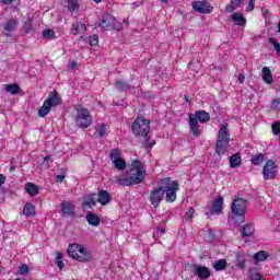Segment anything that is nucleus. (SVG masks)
I'll list each match as a JSON object with an SVG mask.
<instances>
[{
	"mask_svg": "<svg viewBox=\"0 0 280 280\" xmlns=\"http://www.w3.org/2000/svg\"><path fill=\"white\" fill-rule=\"evenodd\" d=\"M95 130H96L98 137H104L106 135V125L101 124L95 127Z\"/></svg>",
	"mask_w": 280,
	"mask_h": 280,
	"instance_id": "40",
	"label": "nucleus"
},
{
	"mask_svg": "<svg viewBox=\"0 0 280 280\" xmlns=\"http://www.w3.org/2000/svg\"><path fill=\"white\" fill-rule=\"evenodd\" d=\"M240 165H242V155L240 153L230 156V166L232 168L240 167Z\"/></svg>",
	"mask_w": 280,
	"mask_h": 280,
	"instance_id": "26",
	"label": "nucleus"
},
{
	"mask_svg": "<svg viewBox=\"0 0 280 280\" xmlns=\"http://www.w3.org/2000/svg\"><path fill=\"white\" fill-rule=\"evenodd\" d=\"M131 130L136 137H148L150 132V120L139 116L133 121Z\"/></svg>",
	"mask_w": 280,
	"mask_h": 280,
	"instance_id": "5",
	"label": "nucleus"
},
{
	"mask_svg": "<svg viewBox=\"0 0 280 280\" xmlns=\"http://www.w3.org/2000/svg\"><path fill=\"white\" fill-rule=\"evenodd\" d=\"M14 170H16V167H15V166H11V167L9 168V172H14Z\"/></svg>",
	"mask_w": 280,
	"mask_h": 280,
	"instance_id": "57",
	"label": "nucleus"
},
{
	"mask_svg": "<svg viewBox=\"0 0 280 280\" xmlns=\"http://www.w3.org/2000/svg\"><path fill=\"white\" fill-rule=\"evenodd\" d=\"M77 67H78V62L72 61V62L70 63V69H75Z\"/></svg>",
	"mask_w": 280,
	"mask_h": 280,
	"instance_id": "54",
	"label": "nucleus"
},
{
	"mask_svg": "<svg viewBox=\"0 0 280 280\" xmlns=\"http://www.w3.org/2000/svg\"><path fill=\"white\" fill-rule=\"evenodd\" d=\"M192 116L194 119H196V121H199L200 124H207L211 121V115L206 110H197Z\"/></svg>",
	"mask_w": 280,
	"mask_h": 280,
	"instance_id": "17",
	"label": "nucleus"
},
{
	"mask_svg": "<svg viewBox=\"0 0 280 280\" xmlns=\"http://www.w3.org/2000/svg\"><path fill=\"white\" fill-rule=\"evenodd\" d=\"M56 266L59 268V270L65 268V262H62V253L60 252H57L56 254Z\"/></svg>",
	"mask_w": 280,
	"mask_h": 280,
	"instance_id": "35",
	"label": "nucleus"
},
{
	"mask_svg": "<svg viewBox=\"0 0 280 280\" xmlns=\"http://www.w3.org/2000/svg\"><path fill=\"white\" fill-rule=\"evenodd\" d=\"M191 5L195 12H199V14H211L213 12V5L206 0L192 1Z\"/></svg>",
	"mask_w": 280,
	"mask_h": 280,
	"instance_id": "11",
	"label": "nucleus"
},
{
	"mask_svg": "<svg viewBox=\"0 0 280 280\" xmlns=\"http://www.w3.org/2000/svg\"><path fill=\"white\" fill-rule=\"evenodd\" d=\"M145 148H152V144H147Z\"/></svg>",
	"mask_w": 280,
	"mask_h": 280,
	"instance_id": "59",
	"label": "nucleus"
},
{
	"mask_svg": "<svg viewBox=\"0 0 280 280\" xmlns=\"http://www.w3.org/2000/svg\"><path fill=\"white\" fill-rule=\"evenodd\" d=\"M158 231H159V233H160L161 235L165 234V229H163V228H159Z\"/></svg>",
	"mask_w": 280,
	"mask_h": 280,
	"instance_id": "55",
	"label": "nucleus"
},
{
	"mask_svg": "<svg viewBox=\"0 0 280 280\" xmlns=\"http://www.w3.org/2000/svg\"><path fill=\"white\" fill-rule=\"evenodd\" d=\"M266 160V155L264 153H259L257 155H254L252 158V165H261V163H264V161Z\"/></svg>",
	"mask_w": 280,
	"mask_h": 280,
	"instance_id": "34",
	"label": "nucleus"
},
{
	"mask_svg": "<svg viewBox=\"0 0 280 280\" xmlns=\"http://www.w3.org/2000/svg\"><path fill=\"white\" fill-rule=\"evenodd\" d=\"M194 213H196V209L189 208L185 213V220L189 221L194 218Z\"/></svg>",
	"mask_w": 280,
	"mask_h": 280,
	"instance_id": "41",
	"label": "nucleus"
},
{
	"mask_svg": "<svg viewBox=\"0 0 280 280\" xmlns=\"http://www.w3.org/2000/svg\"><path fill=\"white\" fill-rule=\"evenodd\" d=\"M95 1V3H100V2H102V0H94Z\"/></svg>",
	"mask_w": 280,
	"mask_h": 280,
	"instance_id": "58",
	"label": "nucleus"
},
{
	"mask_svg": "<svg viewBox=\"0 0 280 280\" xmlns=\"http://www.w3.org/2000/svg\"><path fill=\"white\" fill-rule=\"evenodd\" d=\"M249 280H265V279H264V276H261V273L257 271H252L249 276Z\"/></svg>",
	"mask_w": 280,
	"mask_h": 280,
	"instance_id": "42",
	"label": "nucleus"
},
{
	"mask_svg": "<svg viewBox=\"0 0 280 280\" xmlns=\"http://www.w3.org/2000/svg\"><path fill=\"white\" fill-rule=\"evenodd\" d=\"M62 180H65V175H57L56 176V182L57 183H62Z\"/></svg>",
	"mask_w": 280,
	"mask_h": 280,
	"instance_id": "51",
	"label": "nucleus"
},
{
	"mask_svg": "<svg viewBox=\"0 0 280 280\" xmlns=\"http://www.w3.org/2000/svg\"><path fill=\"white\" fill-rule=\"evenodd\" d=\"M116 89H118V91H128V89H130V84L124 81H116Z\"/></svg>",
	"mask_w": 280,
	"mask_h": 280,
	"instance_id": "38",
	"label": "nucleus"
},
{
	"mask_svg": "<svg viewBox=\"0 0 280 280\" xmlns=\"http://www.w3.org/2000/svg\"><path fill=\"white\" fill-rule=\"evenodd\" d=\"M4 91L7 93H11V95H16L21 91V88L18 84H5L4 85Z\"/></svg>",
	"mask_w": 280,
	"mask_h": 280,
	"instance_id": "30",
	"label": "nucleus"
},
{
	"mask_svg": "<svg viewBox=\"0 0 280 280\" xmlns=\"http://www.w3.org/2000/svg\"><path fill=\"white\" fill-rule=\"evenodd\" d=\"M25 191H27L30 196H38V186L28 182L25 184Z\"/></svg>",
	"mask_w": 280,
	"mask_h": 280,
	"instance_id": "27",
	"label": "nucleus"
},
{
	"mask_svg": "<svg viewBox=\"0 0 280 280\" xmlns=\"http://www.w3.org/2000/svg\"><path fill=\"white\" fill-rule=\"evenodd\" d=\"M23 213L27 218H32V215H35L36 213V208L32 203H26L23 208Z\"/></svg>",
	"mask_w": 280,
	"mask_h": 280,
	"instance_id": "28",
	"label": "nucleus"
},
{
	"mask_svg": "<svg viewBox=\"0 0 280 280\" xmlns=\"http://www.w3.org/2000/svg\"><path fill=\"white\" fill-rule=\"evenodd\" d=\"M245 80H246V77L244 74H238V82H241V84H244Z\"/></svg>",
	"mask_w": 280,
	"mask_h": 280,
	"instance_id": "52",
	"label": "nucleus"
},
{
	"mask_svg": "<svg viewBox=\"0 0 280 280\" xmlns=\"http://www.w3.org/2000/svg\"><path fill=\"white\" fill-rule=\"evenodd\" d=\"M48 113H51V107L48 105V103L44 102L43 106L38 109V116L47 117Z\"/></svg>",
	"mask_w": 280,
	"mask_h": 280,
	"instance_id": "33",
	"label": "nucleus"
},
{
	"mask_svg": "<svg viewBox=\"0 0 280 280\" xmlns=\"http://www.w3.org/2000/svg\"><path fill=\"white\" fill-rule=\"evenodd\" d=\"M5 184V176H3V174H0V187L1 185Z\"/></svg>",
	"mask_w": 280,
	"mask_h": 280,
	"instance_id": "53",
	"label": "nucleus"
},
{
	"mask_svg": "<svg viewBox=\"0 0 280 280\" xmlns=\"http://www.w3.org/2000/svg\"><path fill=\"white\" fill-rule=\"evenodd\" d=\"M117 183L122 187H132L135 185H141L145 180V167L139 160H135L131 163L130 171L124 175L116 177Z\"/></svg>",
	"mask_w": 280,
	"mask_h": 280,
	"instance_id": "2",
	"label": "nucleus"
},
{
	"mask_svg": "<svg viewBox=\"0 0 280 280\" xmlns=\"http://www.w3.org/2000/svg\"><path fill=\"white\" fill-rule=\"evenodd\" d=\"M16 27H19V21L18 20H9L5 24H4V32L7 34V36H12V32H14V30H16Z\"/></svg>",
	"mask_w": 280,
	"mask_h": 280,
	"instance_id": "21",
	"label": "nucleus"
},
{
	"mask_svg": "<svg viewBox=\"0 0 280 280\" xmlns=\"http://www.w3.org/2000/svg\"><path fill=\"white\" fill-rule=\"evenodd\" d=\"M70 32L71 34H73V36L82 35L84 34V32H86V24L82 22H77L72 24Z\"/></svg>",
	"mask_w": 280,
	"mask_h": 280,
	"instance_id": "20",
	"label": "nucleus"
},
{
	"mask_svg": "<svg viewBox=\"0 0 280 280\" xmlns=\"http://www.w3.org/2000/svg\"><path fill=\"white\" fill-rule=\"evenodd\" d=\"M257 0H248V5L246 8V12H253V10H255V2Z\"/></svg>",
	"mask_w": 280,
	"mask_h": 280,
	"instance_id": "48",
	"label": "nucleus"
},
{
	"mask_svg": "<svg viewBox=\"0 0 280 280\" xmlns=\"http://www.w3.org/2000/svg\"><path fill=\"white\" fill-rule=\"evenodd\" d=\"M188 124L190 132L194 135V137H200L202 131L200 130V125H198V120L194 118L192 114L189 115Z\"/></svg>",
	"mask_w": 280,
	"mask_h": 280,
	"instance_id": "16",
	"label": "nucleus"
},
{
	"mask_svg": "<svg viewBox=\"0 0 280 280\" xmlns=\"http://www.w3.org/2000/svg\"><path fill=\"white\" fill-rule=\"evenodd\" d=\"M194 275H195V277H198L199 279L207 280V279H209V277H211V269H209L206 266L197 265V266H195Z\"/></svg>",
	"mask_w": 280,
	"mask_h": 280,
	"instance_id": "14",
	"label": "nucleus"
},
{
	"mask_svg": "<svg viewBox=\"0 0 280 280\" xmlns=\"http://www.w3.org/2000/svg\"><path fill=\"white\" fill-rule=\"evenodd\" d=\"M207 209L209 212H206V215H220L224 211V198L218 197L213 201L207 203Z\"/></svg>",
	"mask_w": 280,
	"mask_h": 280,
	"instance_id": "9",
	"label": "nucleus"
},
{
	"mask_svg": "<svg viewBox=\"0 0 280 280\" xmlns=\"http://www.w3.org/2000/svg\"><path fill=\"white\" fill-rule=\"evenodd\" d=\"M255 233V225L254 224H246L243 228V237H250Z\"/></svg>",
	"mask_w": 280,
	"mask_h": 280,
	"instance_id": "32",
	"label": "nucleus"
},
{
	"mask_svg": "<svg viewBox=\"0 0 280 280\" xmlns=\"http://www.w3.org/2000/svg\"><path fill=\"white\" fill-rule=\"evenodd\" d=\"M75 124L79 128H89L93 124V117L88 108L81 107L78 109Z\"/></svg>",
	"mask_w": 280,
	"mask_h": 280,
	"instance_id": "7",
	"label": "nucleus"
},
{
	"mask_svg": "<svg viewBox=\"0 0 280 280\" xmlns=\"http://www.w3.org/2000/svg\"><path fill=\"white\" fill-rule=\"evenodd\" d=\"M247 207H248V201H246V199L237 198V199H234V201L232 202L231 210L246 213Z\"/></svg>",
	"mask_w": 280,
	"mask_h": 280,
	"instance_id": "13",
	"label": "nucleus"
},
{
	"mask_svg": "<svg viewBox=\"0 0 280 280\" xmlns=\"http://www.w3.org/2000/svg\"><path fill=\"white\" fill-rule=\"evenodd\" d=\"M89 43H90L91 47H95V45H97L100 43V37H97V35H92L89 38Z\"/></svg>",
	"mask_w": 280,
	"mask_h": 280,
	"instance_id": "43",
	"label": "nucleus"
},
{
	"mask_svg": "<svg viewBox=\"0 0 280 280\" xmlns=\"http://www.w3.org/2000/svg\"><path fill=\"white\" fill-rule=\"evenodd\" d=\"M67 253L69 255V257H71L72 259H75L77 261H91V259H93V255L91 254V252L89 249H86V247H84V245H80V244H70Z\"/></svg>",
	"mask_w": 280,
	"mask_h": 280,
	"instance_id": "3",
	"label": "nucleus"
},
{
	"mask_svg": "<svg viewBox=\"0 0 280 280\" xmlns=\"http://www.w3.org/2000/svg\"><path fill=\"white\" fill-rule=\"evenodd\" d=\"M162 3H167V0H162Z\"/></svg>",
	"mask_w": 280,
	"mask_h": 280,
	"instance_id": "60",
	"label": "nucleus"
},
{
	"mask_svg": "<svg viewBox=\"0 0 280 280\" xmlns=\"http://www.w3.org/2000/svg\"><path fill=\"white\" fill-rule=\"evenodd\" d=\"M98 27H101V30H105V31H110V30H121L124 26L121 25V23H119L117 21V19L115 16H113L109 13H105L101 16L100 21H98Z\"/></svg>",
	"mask_w": 280,
	"mask_h": 280,
	"instance_id": "6",
	"label": "nucleus"
},
{
	"mask_svg": "<svg viewBox=\"0 0 280 280\" xmlns=\"http://www.w3.org/2000/svg\"><path fill=\"white\" fill-rule=\"evenodd\" d=\"M271 130L275 136L280 135V122H273L271 126Z\"/></svg>",
	"mask_w": 280,
	"mask_h": 280,
	"instance_id": "44",
	"label": "nucleus"
},
{
	"mask_svg": "<svg viewBox=\"0 0 280 280\" xmlns=\"http://www.w3.org/2000/svg\"><path fill=\"white\" fill-rule=\"evenodd\" d=\"M95 195H89L84 198L83 202H82V207L83 209H91L92 207H94L95 205Z\"/></svg>",
	"mask_w": 280,
	"mask_h": 280,
	"instance_id": "24",
	"label": "nucleus"
},
{
	"mask_svg": "<svg viewBox=\"0 0 280 280\" xmlns=\"http://www.w3.org/2000/svg\"><path fill=\"white\" fill-rule=\"evenodd\" d=\"M113 198L110 197V192L106 190H100L97 195L96 202L100 205L106 206L108 202H110Z\"/></svg>",
	"mask_w": 280,
	"mask_h": 280,
	"instance_id": "19",
	"label": "nucleus"
},
{
	"mask_svg": "<svg viewBox=\"0 0 280 280\" xmlns=\"http://www.w3.org/2000/svg\"><path fill=\"white\" fill-rule=\"evenodd\" d=\"M24 32L26 34H30V32H32V20H27L26 22H24Z\"/></svg>",
	"mask_w": 280,
	"mask_h": 280,
	"instance_id": "46",
	"label": "nucleus"
},
{
	"mask_svg": "<svg viewBox=\"0 0 280 280\" xmlns=\"http://www.w3.org/2000/svg\"><path fill=\"white\" fill-rule=\"evenodd\" d=\"M269 43H270V45L273 46L275 51H277L278 56H280V44H279V40H277V38H275V37H270L269 38Z\"/></svg>",
	"mask_w": 280,
	"mask_h": 280,
	"instance_id": "37",
	"label": "nucleus"
},
{
	"mask_svg": "<svg viewBox=\"0 0 280 280\" xmlns=\"http://www.w3.org/2000/svg\"><path fill=\"white\" fill-rule=\"evenodd\" d=\"M229 224H244L246 222V212L231 210L228 218Z\"/></svg>",
	"mask_w": 280,
	"mask_h": 280,
	"instance_id": "12",
	"label": "nucleus"
},
{
	"mask_svg": "<svg viewBox=\"0 0 280 280\" xmlns=\"http://www.w3.org/2000/svg\"><path fill=\"white\" fill-rule=\"evenodd\" d=\"M262 80L266 82V84H272V72L270 71V68L264 67L262 68Z\"/></svg>",
	"mask_w": 280,
	"mask_h": 280,
	"instance_id": "25",
	"label": "nucleus"
},
{
	"mask_svg": "<svg viewBox=\"0 0 280 280\" xmlns=\"http://www.w3.org/2000/svg\"><path fill=\"white\" fill-rule=\"evenodd\" d=\"M19 275H27L30 272V267L27 265L20 266L18 270Z\"/></svg>",
	"mask_w": 280,
	"mask_h": 280,
	"instance_id": "45",
	"label": "nucleus"
},
{
	"mask_svg": "<svg viewBox=\"0 0 280 280\" xmlns=\"http://www.w3.org/2000/svg\"><path fill=\"white\" fill-rule=\"evenodd\" d=\"M279 174V166L275 161L268 160L262 168V176L265 180H275Z\"/></svg>",
	"mask_w": 280,
	"mask_h": 280,
	"instance_id": "8",
	"label": "nucleus"
},
{
	"mask_svg": "<svg viewBox=\"0 0 280 280\" xmlns=\"http://www.w3.org/2000/svg\"><path fill=\"white\" fill-rule=\"evenodd\" d=\"M244 0H231V2L235 5V8H240V5H242V2Z\"/></svg>",
	"mask_w": 280,
	"mask_h": 280,
	"instance_id": "50",
	"label": "nucleus"
},
{
	"mask_svg": "<svg viewBox=\"0 0 280 280\" xmlns=\"http://www.w3.org/2000/svg\"><path fill=\"white\" fill-rule=\"evenodd\" d=\"M79 8L80 7L78 5V1H75V0H69L68 1V10L70 12H78Z\"/></svg>",
	"mask_w": 280,
	"mask_h": 280,
	"instance_id": "36",
	"label": "nucleus"
},
{
	"mask_svg": "<svg viewBox=\"0 0 280 280\" xmlns=\"http://www.w3.org/2000/svg\"><path fill=\"white\" fill-rule=\"evenodd\" d=\"M180 184L177 180H173L171 177H164L150 191L149 200L154 209L163 202V198H165L166 202H176V194H178Z\"/></svg>",
	"mask_w": 280,
	"mask_h": 280,
	"instance_id": "1",
	"label": "nucleus"
},
{
	"mask_svg": "<svg viewBox=\"0 0 280 280\" xmlns=\"http://www.w3.org/2000/svg\"><path fill=\"white\" fill-rule=\"evenodd\" d=\"M85 220L90 226H97L100 224V217L93 212H89L85 217Z\"/></svg>",
	"mask_w": 280,
	"mask_h": 280,
	"instance_id": "23",
	"label": "nucleus"
},
{
	"mask_svg": "<svg viewBox=\"0 0 280 280\" xmlns=\"http://www.w3.org/2000/svg\"><path fill=\"white\" fill-rule=\"evenodd\" d=\"M109 159L118 172L126 170V160L121 158V151L119 149H113L109 153Z\"/></svg>",
	"mask_w": 280,
	"mask_h": 280,
	"instance_id": "10",
	"label": "nucleus"
},
{
	"mask_svg": "<svg viewBox=\"0 0 280 280\" xmlns=\"http://www.w3.org/2000/svg\"><path fill=\"white\" fill-rule=\"evenodd\" d=\"M61 212L65 215H74L75 214V205L71 201L61 202Z\"/></svg>",
	"mask_w": 280,
	"mask_h": 280,
	"instance_id": "18",
	"label": "nucleus"
},
{
	"mask_svg": "<svg viewBox=\"0 0 280 280\" xmlns=\"http://www.w3.org/2000/svg\"><path fill=\"white\" fill-rule=\"evenodd\" d=\"M51 160V156L50 155H46L45 158H44V161H50Z\"/></svg>",
	"mask_w": 280,
	"mask_h": 280,
	"instance_id": "56",
	"label": "nucleus"
},
{
	"mask_svg": "<svg viewBox=\"0 0 280 280\" xmlns=\"http://www.w3.org/2000/svg\"><path fill=\"white\" fill-rule=\"evenodd\" d=\"M231 139V135L229 133V125L226 122L222 124L219 136L217 140L215 152L217 154H225L226 148H229V141Z\"/></svg>",
	"mask_w": 280,
	"mask_h": 280,
	"instance_id": "4",
	"label": "nucleus"
},
{
	"mask_svg": "<svg viewBox=\"0 0 280 280\" xmlns=\"http://www.w3.org/2000/svg\"><path fill=\"white\" fill-rule=\"evenodd\" d=\"M44 38H48L49 40H54L56 38V33L51 30H45L43 31Z\"/></svg>",
	"mask_w": 280,
	"mask_h": 280,
	"instance_id": "39",
	"label": "nucleus"
},
{
	"mask_svg": "<svg viewBox=\"0 0 280 280\" xmlns=\"http://www.w3.org/2000/svg\"><path fill=\"white\" fill-rule=\"evenodd\" d=\"M212 268H214V270H217V272L225 270L226 269V259H219V260H217L212 265Z\"/></svg>",
	"mask_w": 280,
	"mask_h": 280,
	"instance_id": "31",
	"label": "nucleus"
},
{
	"mask_svg": "<svg viewBox=\"0 0 280 280\" xmlns=\"http://www.w3.org/2000/svg\"><path fill=\"white\" fill-rule=\"evenodd\" d=\"M268 257H269L268 252L260 250L254 255V260L256 261V264H259V261H266Z\"/></svg>",
	"mask_w": 280,
	"mask_h": 280,
	"instance_id": "29",
	"label": "nucleus"
},
{
	"mask_svg": "<svg viewBox=\"0 0 280 280\" xmlns=\"http://www.w3.org/2000/svg\"><path fill=\"white\" fill-rule=\"evenodd\" d=\"M60 102H62V98H60V94L56 91L50 92L48 98L45 101V103L48 104L50 108H56V106H60Z\"/></svg>",
	"mask_w": 280,
	"mask_h": 280,
	"instance_id": "15",
	"label": "nucleus"
},
{
	"mask_svg": "<svg viewBox=\"0 0 280 280\" xmlns=\"http://www.w3.org/2000/svg\"><path fill=\"white\" fill-rule=\"evenodd\" d=\"M231 20L240 27H244V25H246V18H244V14H242L241 12H235L231 16Z\"/></svg>",
	"mask_w": 280,
	"mask_h": 280,
	"instance_id": "22",
	"label": "nucleus"
},
{
	"mask_svg": "<svg viewBox=\"0 0 280 280\" xmlns=\"http://www.w3.org/2000/svg\"><path fill=\"white\" fill-rule=\"evenodd\" d=\"M236 8H237V7H235L234 3L231 2L230 4H228V5L225 7V12H228V13L231 14L232 12H235Z\"/></svg>",
	"mask_w": 280,
	"mask_h": 280,
	"instance_id": "49",
	"label": "nucleus"
},
{
	"mask_svg": "<svg viewBox=\"0 0 280 280\" xmlns=\"http://www.w3.org/2000/svg\"><path fill=\"white\" fill-rule=\"evenodd\" d=\"M1 3H4L5 5H19L20 0H0Z\"/></svg>",
	"mask_w": 280,
	"mask_h": 280,
	"instance_id": "47",
	"label": "nucleus"
}]
</instances>
